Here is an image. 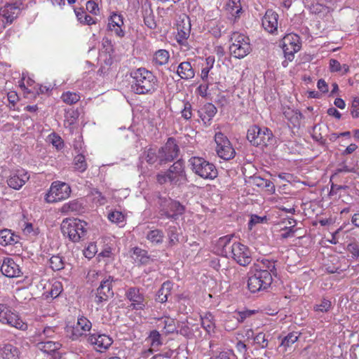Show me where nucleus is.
I'll use <instances>...</instances> for the list:
<instances>
[{"mask_svg":"<svg viewBox=\"0 0 359 359\" xmlns=\"http://www.w3.org/2000/svg\"><path fill=\"white\" fill-rule=\"evenodd\" d=\"M232 238L233 235H227L218 240L217 243L218 253L225 257L232 258L241 266L248 265L252 261L249 248L239 242L233 241Z\"/></svg>","mask_w":359,"mask_h":359,"instance_id":"f257e3e1","label":"nucleus"},{"mask_svg":"<svg viewBox=\"0 0 359 359\" xmlns=\"http://www.w3.org/2000/svg\"><path fill=\"white\" fill-rule=\"evenodd\" d=\"M130 76L133 79L132 88L136 94L154 92L158 86V79L151 72L144 67L133 70Z\"/></svg>","mask_w":359,"mask_h":359,"instance_id":"f03ea898","label":"nucleus"},{"mask_svg":"<svg viewBox=\"0 0 359 359\" xmlns=\"http://www.w3.org/2000/svg\"><path fill=\"white\" fill-rule=\"evenodd\" d=\"M156 181L160 184L169 182L173 185H180L186 182L187 178L183 161L178 160L167 171L157 174Z\"/></svg>","mask_w":359,"mask_h":359,"instance_id":"7ed1b4c3","label":"nucleus"},{"mask_svg":"<svg viewBox=\"0 0 359 359\" xmlns=\"http://www.w3.org/2000/svg\"><path fill=\"white\" fill-rule=\"evenodd\" d=\"M88 224L79 219H65L61 224V231L74 243L86 238Z\"/></svg>","mask_w":359,"mask_h":359,"instance_id":"20e7f679","label":"nucleus"},{"mask_svg":"<svg viewBox=\"0 0 359 359\" xmlns=\"http://www.w3.org/2000/svg\"><path fill=\"white\" fill-rule=\"evenodd\" d=\"M158 214L162 217L176 220L184 214L185 208L179 201L159 196L157 201Z\"/></svg>","mask_w":359,"mask_h":359,"instance_id":"39448f33","label":"nucleus"},{"mask_svg":"<svg viewBox=\"0 0 359 359\" xmlns=\"http://www.w3.org/2000/svg\"><path fill=\"white\" fill-rule=\"evenodd\" d=\"M189 163L192 172L203 179L213 180L217 176V170L215 165L202 157H191Z\"/></svg>","mask_w":359,"mask_h":359,"instance_id":"423d86ee","label":"nucleus"},{"mask_svg":"<svg viewBox=\"0 0 359 359\" xmlns=\"http://www.w3.org/2000/svg\"><path fill=\"white\" fill-rule=\"evenodd\" d=\"M229 52L235 58L241 59L247 56L251 51L250 39L239 32H233L231 35Z\"/></svg>","mask_w":359,"mask_h":359,"instance_id":"0eeeda50","label":"nucleus"},{"mask_svg":"<svg viewBox=\"0 0 359 359\" xmlns=\"http://www.w3.org/2000/svg\"><path fill=\"white\" fill-rule=\"evenodd\" d=\"M273 281L271 273L264 270L250 271L248 280L249 290L255 293L268 289Z\"/></svg>","mask_w":359,"mask_h":359,"instance_id":"6e6552de","label":"nucleus"},{"mask_svg":"<svg viewBox=\"0 0 359 359\" xmlns=\"http://www.w3.org/2000/svg\"><path fill=\"white\" fill-rule=\"evenodd\" d=\"M273 138L271 131L267 128H260L254 125L250 127L247 133V139L254 146H266Z\"/></svg>","mask_w":359,"mask_h":359,"instance_id":"1a4fd4ad","label":"nucleus"},{"mask_svg":"<svg viewBox=\"0 0 359 359\" xmlns=\"http://www.w3.org/2000/svg\"><path fill=\"white\" fill-rule=\"evenodd\" d=\"M0 323L20 330L27 329V325L22 321L19 315L5 304H0Z\"/></svg>","mask_w":359,"mask_h":359,"instance_id":"9d476101","label":"nucleus"},{"mask_svg":"<svg viewBox=\"0 0 359 359\" xmlns=\"http://www.w3.org/2000/svg\"><path fill=\"white\" fill-rule=\"evenodd\" d=\"M70 194L71 188L69 184L55 181L51 184L48 192L46 194L45 200L48 203H57L69 198Z\"/></svg>","mask_w":359,"mask_h":359,"instance_id":"9b49d317","label":"nucleus"},{"mask_svg":"<svg viewBox=\"0 0 359 359\" xmlns=\"http://www.w3.org/2000/svg\"><path fill=\"white\" fill-rule=\"evenodd\" d=\"M216 143V152L218 156L225 161H229L235 157L236 151L232 147L229 140L222 133H216L215 135Z\"/></svg>","mask_w":359,"mask_h":359,"instance_id":"f8f14e48","label":"nucleus"},{"mask_svg":"<svg viewBox=\"0 0 359 359\" xmlns=\"http://www.w3.org/2000/svg\"><path fill=\"white\" fill-rule=\"evenodd\" d=\"M159 165L174 161L179 155L180 148L174 137H169L165 144L158 149Z\"/></svg>","mask_w":359,"mask_h":359,"instance_id":"ddd939ff","label":"nucleus"},{"mask_svg":"<svg viewBox=\"0 0 359 359\" xmlns=\"http://www.w3.org/2000/svg\"><path fill=\"white\" fill-rule=\"evenodd\" d=\"M114 277L109 276L107 278L102 280L100 285L97 288L95 296V302L100 304L107 302L109 298L114 296L113 283L115 282Z\"/></svg>","mask_w":359,"mask_h":359,"instance_id":"4468645a","label":"nucleus"},{"mask_svg":"<svg viewBox=\"0 0 359 359\" xmlns=\"http://www.w3.org/2000/svg\"><path fill=\"white\" fill-rule=\"evenodd\" d=\"M300 38L297 34L290 33L286 34L283 39V50L285 57L292 61L294 53L300 50Z\"/></svg>","mask_w":359,"mask_h":359,"instance_id":"2eb2a0df","label":"nucleus"},{"mask_svg":"<svg viewBox=\"0 0 359 359\" xmlns=\"http://www.w3.org/2000/svg\"><path fill=\"white\" fill-rule=\"evenodd\" d=\"M126 298L131 302L130 307L133 310H144L147 305V301L140 288L129 287L126 292Z\"/></svg>","mask_w":359,"mask_h":359,"instance_id":"dca6fc26","label":"nucleus"},{"mask_svg":"<svg viewBox=\"0 0 359 359\" xmlns=\"http://www.w3.org/2000/svg\"><path fill=\"white\" fill-rule=\"evenodd\" d=\"M22 6V2L17 0L13 3L6 4L0 9V15L4 18L8 22L11 23L20 14Z\"/></svg>","mask_w":359,"mask_h":359,"instance_id":"f3484780","label":"nucleus"},{"mask_svg":"<svg viewBox=\"0 0 359 359\" xmlns=\"http://www.w3.org/2000/svg\"><path fill=\"white\" fill-rule=\"evenodd\" d=\"M29 179L28 172L23 170H17L11 174L7 180L8 185L15 190H19Z\"/></svg>","mask_w":359,"mask_h":359,"instance_id":"a211bd4d","label":"nucleus"},{"mask_svg":"<svg viewBox=\"0 0 359 359\" xmlns=\"http://www.w3.org/2000/svg\"><path fill=\"white\" fill-rule=\"evenodd\" d=\"M89 343L95 346L97 351L102 352L107 349L113 343L112 339L107 334H93L88 337Z\"/></svg>","mask_w":359,"mask_h":359,"instance_id":"6ab92c4d","label":"nucleus"},{"mask_svg":"<svg viewBox=\"0 0 359 359\" xmlns=\"http://www.w3.org/2000/svg\"><path fill=\"white\" fill-rule=\"evenodd\" d=\"M278 15L272 10H267L262 20L264 29L271 34H274L278 29Z\"/></svg>","mask_w":359,"mask_h":359,"instance_id":"aec40b11","label":"nucleus"},{"mask_svg":"<svg viewBox=\"0 0 359 359\" xmlns=\"http://www.w3.org/2000/svg\"><path fill=\"white\" fill-rule=\"evenodd\" d=\"M1 271L8 278L19 277L22 273L20 266L10 257H6L4 259L1 266Z\"/></svg>","mask_w":359,"mask_h":359,"instance_id":"412c9836","label":"nucleus"},{"mask_svg":"<svg viewBox=\"0 0 359 359\" xmlns=\"http://www.w3.org/2000/svg\"><path fill=\"white\" fill-rule=\"evenodd\" d=\"M217 111L216 107L212 103H206L200 111H198L199 116L205 125L210 124L211 120Z\"/></svg>","mask_w":359,"mask_h":359,"instance_id":"4be33fe9","label":"nucleus"},{"mask_svg":"<svg viewBox=\"0 0 359 359\" xmlns=\"http://www.w3.org/2000/svg\"><path fill=\"white\" fill-rule=\"evenodd\" d=\"M0 355L2 359H20V351L13 344H5L0 347Z\"/></svg>","mask_w":359,"mask_h":359,"instance_id":"5701e85b","label":"nucleus"},{"mask_svg":"<svg viewBox=\"0 0 359 359\" xmlns=\"http://www.w3.org/2000/svg\"><path fill=\"white\" fill-rule=\"evenodd\" d=\"M91 327L90 321L86 317L81 316L78 318L76 325L73 328V335L75 338H78L90 331Z\"/></svg>","mask_w":359,"mask_h":359,"instance_id":"b1692460","label":"nucleus"},{"mask_svg":"<svg viewBox=\"0 0 359 359\" xmlns=\"http://www.w3.org/2000/svg\"><path fill=\"white\" fill-rule=\"evenodd\" d=\"M61 346L62 345L57 341H53L50 340L46 339L39 340V341L36 344V346L39 350L49 355H52L53 353L58 351L60 348Z\"/></svg>","mask_w":359,"mask_h":359,"instance_id":"393cba45","label":"nucleus"},{"mask_svg":"<svg viewBox=\"0 0 359 359\" xmlns=\"http://www.w3.org/2000/svg\"><path fill=\"white\" fill-rule=\"evenodd\" d=\"M252 271L264 270L271 273L272 276H276V269L275 266V262L267 259H262V260H257V263L254 264L252 267Z\"/></svg>","mask_w":359,"mask_h":359,"instance_id":"a878e982","label":"nucleus"},{"mask_svg":"<svg viewBox=\"0 0 359 359\" xmlns=\"http://www.w3.org/2000/svg\"><path fill=\"white\" fill-rule=\"evenodd\" d=\"M84 211V207L78 200H73L63 204L60 208V212L65 215L71 213L80 214Z\"/></svg>","mask_w":359,"mask_h":359,"instance_id":"bb28decb","label":"nucleus"},{"mask_svg":"<svg viewBox=\"0 0 359 359\" xmlns=\"http://www.w3.org/2000/svg\"><path fill=\"white\" fill-rule=\"evenodd\" d=\"M177 74L182 79H190L194 77L195 72L189 62H182L178 67L177 70Z\"/></svg>","mask_w":359,"mask_h":359,"instance_id":"cd10ccee","label":"nucleus"},{"mask_svg":"<svg viewBox=\"0 0 359 359\" xmlns=\"http://www.w3.org/2000/svg\"><path fill=\"white\" fill-rule=\"evenodd\" d=\"M19 237L15 236L10 229L0 231V245L6 246L18 242Z\"/></svg>","mask_w":359,"mask_h":359,"instance_id":"c85d7f7f","label":"nucleus"},{"mask_svg":"<svg viewBox=\"0 0 359 359\" xmlns=\"http://www.w3.org/2000/svg\"><path fill=\"white\" fill-rule=\"evenodd\" d=\"M172 283L170 281L163 283L156 294V300L161 303L168 301V297L170 294Z\"/></svg>","mask_w":359,"mask_h":359,"instance_id":"c756f323","label":"nucleus"},{"mask_svg":"<svg viewBox=\"0 0 359 359\" xmlns=\"http://www.w3.org/2000/svg\"><path fill=\"white\" fill-rule=\"evenodd\" d=\"M146 238L151 244L159 245L163 241L164 233L162 230L156 229L149 231Z\"/></svg>","mask_w":359,"mask_h":359,"instance_id":"7c9ffc66","label":"nucleus"},{"mask_svg":"<svg viewBox=\"0 0 359 359\" xmlns=\"http://www.w3.org/2000/svg\"><path fill=\"white\" fill-rule=\"evenodd\" d=\"M191 25L189 21H187V24L186 25L183 21L182 23L177 25V39L179 42H182L184 40H186L190 34Z\"/></svg>","mask_w":359,"mask_h":359,"instance_id":"2f4dec72","label":"nucleus"},{"mask_svg":"<svg viewBox=\"0 0 359 359\" xmlns=\"http://www.w3.org/2000/svg\"><path fill=\"white\" fill-rule=\"evenodd\" d=\"M170 58L168 51L164 49L157 50L154 55L153 62L156 65H164L168 63Z\"/></svg>","mask_w":359,"mask_h":359,"instance_id":"473e14b6","label":"nucleus"},{"mask_svg":"<svg viewBox=\"0 0 359 359\" xmlns=\"http://www.w3.org/2000/svg\"><path fill=\"white\" fill-rule=\"evenodd\" d=\"M159 321L163 324V329L166 334L177 332L173 318L165 317L164 319H159Z\"/></svg>","mask_w":359,"mask_h":359,"instance_id":"72a5a7b5","label":"nucleus"},{"mask_svg":"<svg viewBox=\"0 0 359 359\" xmlns=\"http://www.w3.org/2000/svg\"><path fill=\"white\" fill-rule=\"evenodd\" d=\"M159 152L157 151L155 149L149 148L144 150L143 153V158L146 160V161L149 164H154L156 162H159Z\"/></svg>","mask_w":359,"mask_h":359,"instance_id":"f704fd0d","label":"nucleus"},{"mask_svg":"<svg viewBox=\"0 0 359 359\" xmlns=\"http://www.w3.org/2000/svg\"><path fill=\"white\" fill-rule=\"evenodd\" d=\"M77 20L83 24L93 25L95 24L94 19L89 15H87L82 8L74 10Z\"/></svg>","mask_w":359,"mask_h":359,"instance_id":"c9c22d12","label":"nucleus"},{"mask_svg":"<svg viewBox=\"0 0 359 359\" xmlns=\"http://www.w3.org/2000/svg\"><path fill=\"white\" fill-rule=\"evenodd\" d=\"M283 115L288 121H290L293 124L297 123L302 116L301 113L294 111V109L290 107L284 108Z\"/></svg>","mask_w":359,"mask_h":359,"instance_id":"e433bc0d","label":"nucleus"},{"mask_svg":"<svg viewBox=\"0 0 359 359\" xmlns=\"http://www.w3.org/2000/svg\"><path fill=\"white\" fill-rule=\"evenodd\" d=\"M332 309V304L331 301L323 298L320 300L318 304H316L313 306V310L316 312L327 313Z\"/></svg>","mask_w":359,"mask_h":359,"instance_id":"4c0bfd02","label":"nucleus"},{"mask_svg":"<svg viewBox=\"0 0 359 359\" xmlns=\"http://www.w3.org/2000/svg\"><path fill=\"white\" fill-rule=\"evenodd\" d=\"M255 313V311L253 310H246L243 311H237L234 312L232 315V318L236 320V323L238 325L239 323H243L245 319L250 318L252 315Z\"/></svg>","mask_w":359,"mask_h":359,"instance_id":"58836bf2","label":"nucleus"},{"mask_svg":"<svg viewBox=\"0 0 359 359\" xmlns=\"http://www.w3.org/2000/svg\"><path fill=\"white\" fill-rule=\"evenodd\" d=\"M201 325L208 332L213 330L215 323L211 313H206L203 317H201Z\"/></svg>","mask_w":359,"mask_h":359,"instance_id":"ea45409f","label":"nucleus"},{"mask_svg":"<svg viewBox=\"0 0 359 359\" xmlns=\"http://www.w3.org/2000/svg\"><path fill=\"white\" fill-rule=\"evenodd\" d=\"M39 340H44L46 338H54L56 335L55 328L53 327H45L42 331L39 330L36 332Z\"/></svg>","mask_w":359,"mask_h":359,"instance_id":"a19ab883","label":"nucleus"},{"mask_svg":"<svg viewBox=\"0 0 359 359\" xmlns=\"http://www.w3.org/2000/svg\"><path fill=\"white\" fill-rule=\"evenodd\" d=\"M50 266L53 271H60L65 267V263L61 257L56 255L50 259Z\"/></svg>","mask_w":359,"mask_h":359,"instance_id":"79ce46f5","label":"nucleus"},{"mask_svg":"<svg viewBox=\"0 0 359 359\" xmlns=\"http://www.w3.org/2000/svg\"><path fill=\"white\" fill-rule=\"evenodd\" d=\"M123 25V18L121 15L114 13L109 20L108 28L113 29L115 27H120Z\"/></svg>","mask_w":359,"mask_h":359,"instance_id":"37998d69","label":"nucleus"},{"mask_svg":"<svg viewBox=\"0 0 359 359\" xmlns=\"http://www.w3.org/2000/svg\"><path fill=\"white\" fill-rule=\"evenodd\" d=\"M148 339L153 347L156 348L162 344L161 335L157 330H152L148 337Z\"/></svg>","mask_w":359,"mask_h":359,"instance_id":"c03bdc74","label":"nucleus"},{"mask_svg":"<svg viewBox=\"0 0 359 359\" xmlns=\"http://www.w3.org/2000/svg\"><path fill=\"white\" fill-rule=\"evenodd\" d=\"M75 168L81 172H84L87 169V163L85 156L82 154H79L74 158Z\"/></svg>","mask_w":359,"mask_h":359,"instance_id":"a18cd8bd","label":"nucleus"},{"mask_svg":"<svg viewBox=\"0 0 359 359\" xmlns=\"http://www.w3.org/2000/svg\"><path fill=\"white\" fill-rule=\"evenodd\" d=\"M62 99L64 102L73 104L79 100L80 96L75 93L67 92L62 94Z\"/></svg>","mask_w":359,"mask_h":359,"instance_id":"49530a36","label":"nucleus"},{"mask_svg":"<svg viewBox=\"0 0 359 359\" xmlns=\"http://www.w3.org/2000/svg\"><path fill=\"white\" fill-rule=\"evenodd\" d=\"M133 255L136 256L137 259H139V261L142 264H147L149 259V257L147 256V252L144 250H142L140 248H133Z\"/></svg>","mask_w":359,"mask_h":359,"instance_id":"de8ad7c7","label":"nucleus"},{"mask_svg":"<svg viewBox=\"0 0 359 359\" xmlns=\"http://www.w3.org/2000/svg\"><path fill=\"white\" fill-rule=\"evenodd\" d=\"M108 219L114 223L121 224L123 223L125 216L119 211H114L109 214Z\"/></svg>","mask_w":359,"mask_h":359,"instance_id":"09e8293b","label":"nucleus"},{"mask_svg":"<svg viewBox=\"0 0 359 359\" xmlns=\"http://www.w3.org/2000/svg\"><path fill=\"white\" fill-rule=\"evenodd\" d=\"M228 9L233 14L235 13L238 16L239 13L241 11V6L240 0H229L227 4Z\"/></svg>","mask_w":359,"mask_h":359,"instance_id":"8fccbe9b","label":"nucleus"},{"mask_svg":"<svg viewBox=\"0 0 359 359\" xmlns=\"http://www.w3.org/2000/svg\"><path fill=\"white\" fill-rule=\"evenodd\" d=\"M298 339V336L297 335V333H289L283 340L281 342V346H283L285 347H288L290 345L293 344L294 342H296Z\"/></svg>","mask_w":359,"mask_h":359,"instance_id":"3c124183","label":"nucleus"},{"mask_svg":"<svg viewBox=\"0 0 359 359\" xmlns=\"http://www.w3.org/2000/svg\"><path fill=\"white\" fill-rule=\"evenodd\" d=\"M254 341L262 348L268 346V340L266 339L265 334L262 332H259L254 337Z\"/></svg>","mask_w":359,"mask_h":359,"instance_id":"603ef678","label":"nucleus"},{"mask_svg":"<svg viewBox=\"0 0 359 359\" xmlns=\"http://www.w3.org/2000/svg\"><path fill=\"white\" fill-rule=\"evenodd\" d=\"M22 231L25 235L35 236L38 233L37 231L34 229L33 224L31 222H25L22 225Z\"/></svg>","mask_w":359,"mask_h":359,"instance_id":"864d4df0","label":"nucleus"},{"mask_svg":"<svg viewBox=\"0 0 359 359\" xmlns=\"http://www.w3.org/2000/svg\"><path fill=\"white\" fill-rule=\"evenodd\" d=\"M168 236L171 244H175L178 241V234L177 233L176 226H169L168 229Z\"/></svg>","mask_w":359,"mask_h":359,"instance_id":"5fc2aeb1","label":"nucleus"},{"mask_svg":"<svg viewBox=\"0 0 359 359\" xmlns=\"http://www.w3.org/2000/svg\"><path fill=\"white\" fill-rule=\"evenodd\" d=\"M182 116L186 119L189 120L192 116L191 105L189 102L184 103V108L182 110Z\"/></svg>","mask_w":359,"mask_h":359,"instance_id":"6e6d98bb","label":"nucleus"},{"mask_svg":"<svg viewBox=\"0 0 359 359\" xmlns=\"http://www.w3.org/2000/svg\"><path fill=\"white\" fill-rule=\"evenodd\" d=\"M350 111L353 118L359 116V99L358 97L353 100Z\"/></svg>","mask_w":359,"mask_h":359,"instance_id":"4d7b16f0","label":"nucleus"},{"mask_svg":"<svg viewBox=\"0 0 359 359\" xmlns=\"http://www.w3.org/2000/svg\"><path fill=\"white\" fill-rule=\"evenodd\" d=\"M348 251L351 253L353 257L359 258V243L353 242L347 245Z\"/></svg>","mask_w":359,"mask_h":359,"instance_id":"13d9d810","label":"nucleus"},{"mask_svg":"<svg viewBox=\"0 0 359 359\" xmlns=\"http://www.w3.org/2000/svg\"><path fill=\"white\" fill-rule=\"evenodd\" d=\"M62 290V285L60 282H55L50 290V297L55 298L61 293Z\"/></svg>","mask_w":359,"mask_h":359,"instance_id":"bf43d9fd","label":"nucleus"},{"mask_svg":"<svg viewBox=\"0 0 359 359\" xmlns=\"http://www.w3.org/2000/svg\"><path fill=\"white\" fill-rule=\"evenodd\" d=\"M100 272L95 269H90L88 271L86 275V280L88 283H93L98 279Z\"/></svg>","mask_w":359,"mask_h":359,"instance_id":"052dcab7","label":"nucleus"},{"mask_svg":"<svg viewBox=\"0 0 359 359\" xmlns=\"http://www.w3.org/2000/svg\"><path fill=\"white\" fill-rule=\"evenodd\" d=\"M238 327V323H236V320L232 318V315L228 317V319L225 320L224 327L226 330L231 331L233 330L235 328Z\"/></svg>","mask_w":359,"mask_h":359,"instance_id":"680f3d73","label":"nucleus"},{"mask_svg":"<svg viewBox=\"0 0 359 359\" xmlns=\"http://www.w3.org/2000/svg\"><path fill=\"white\" fill-rule=\"evenodd\" d=\"M93 201L99 205H104L106 203V198L102 196V193L97 190H95L93 193Z\"/></svg>","mask_w":359,"mask_h":359,"instance_id":"e2e57ef3","label":"nucleus"},{"mask_svg":"<svg viewBox=\"0 0 359 359\" xmlns=\"http://www.w3.org/2000/svg\"><path fill=\"white\" fill-rule=\"evenodd\" d=\"M144 22L145 25L150 29L156 28V24L154 20L152 12H151L149 15L144 17Z\"/></svg>","mask_w":359,"mask_h":359,"instance_id":"0e129e2a","label":"nucleus"},{"mask_svg":"<svg viewBox=\"0 0 359 359\" xmlns=\"http://www.w3.org/2000/svg\"><path fill=\"white\" fill-rule=\"evenodd\" d=\"M266 217H262L257 215H252L251 218L248 222V226L251 229L252 226L257 224L262 223L264 220H266Z\"/></svg>","mask_w":359,"mask_h":359,"instance_id":"69168bd1","label":"nucleus"},{"mask_svg":"<svg viewBox=\"0 0 359 359\" xmlns=\"http://www.w3.org/2000/svg\"><path fill=\"white\" fill-rule=\"evenodd\" d=\"M86 9L88 12L94 15H97L99 12L98 5L91 0L86 3Z\"/></svg>","mask_w":359,"mask_h":359,"instance_id":"338daca9","label":"nucleus"},{"mask_svg":"<svg viewBox=\"0 0 359 359\" xmlns=\"http://www.w3.org/2000/svg\"><path fill=\"white\" fill-rule=\"evenodd\" d=\"M50 140L53 146H55L57 149H60L62 147L63 142L61 137L55 134H53V135H50Z\"/></svg>","mask_w":359,"mask_h":359,"instance_id":"774afa93","label":"nucleus"}]
</instances>
